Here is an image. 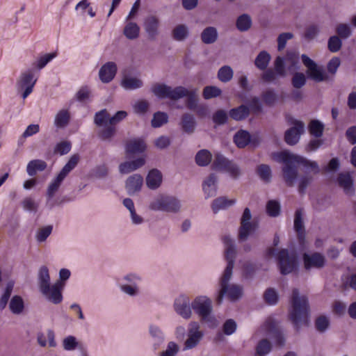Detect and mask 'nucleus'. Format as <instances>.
Here are the masks:
<instances>
[{
    "mask_svg": "<svg viewBox=\"0 0 356 356\" xmlns=\"http://www.w3.org/2000/svg\"><path fill=\"white\" fill-rule=\"evenodd\" d=\"M70 120V112L66 109H61L55 115L54 123L58 129H64L69 124Z\"/></svg>",
    "mask_w": 356,
    "mask_h": 356,
    "instance_id": "nucleus-31",
    "label": "nucleus"
},
{
    "mask_svg": "<svg viewBox=\"0 0 356 356\" xmlns=\"http://www.w3.org/2000/svg\"><path fill=\"white\" fill-rule=\"evenodd\" d=\"M222 242L225 247V258L227 264L219 279V289L215 298V301L218 305L222 303L225 296H227L232 301H235L240 298L243 294L242 286L229 284L232 277L236 256L235 242L229 235L222 237Z\"/></svg>",
    "mask_w": 356,
    "mask_h": 356,
    "instance_id": "nucleus-1",
    "label": "nucleus"
},
{
    "mask_svg": "<svg viewBox=\"0 0 356 356\" xmlns=\"http://www.w3.org/2000/svg\"><path fill=\"white\" fill-rule=\"evenodd\" d=\"M221 93V89L217 86H208L204 88L202 91V96L205 99H210L211 98L219 97Z\"/></svg>",
    "mask_w": 356,
    "mask_h": 356,
    "instance_id": "nucleus-48",
    "label": "nucleus"
},
{
    "mask_svg": "<svg viewBox=\"0 0 356 356\" xmlns=\"http://www.w3.org/2000/svg\"><path fill=\"white\" fill-rule=\"evenodd\" d=\"M120 86L126 90H134L142 88L143 82L137 77L124 75Z\"/></svg>",
    "mask_w": 356,
    "mask_h": 356,
    "instance_id": "nucleus-26",
    "label": "nucleus"
},
{
    "mask_svg": "<svg viewBox=\"0 0 356 356\" xmlns=\"http://www.w3.org/2000/svg\"><path fill=\"white\" fill-rule=\"evenodd\" d=\"M291 122L294 124V127L285 132L284 140L288 145H293L298 142L300 135L304 131V124L299 120H293Z\"/></svg>",
    "mask_w": 356,
    "mask_h": 356,
    "instance_id": "nucleus-15",
    "label": "nucleus"
},
{
    "mask_svg": "<svg viewBox=\"0 0 356 356\" xmlns=\"http://www.w3.org/2000/svg\"><path fill=\"white\" fill-rule=\"evenodd\" d=\"M263 102L268 106H273L279 99V96L273 89H268L261 95Z\"/></svg>",
    "mask_w": 356,
    "mask_h": 356,
    "instance_id": "nucleus-39",
    "label": "nucleus"
},
{
    "mask_svg": "<svg viewBox=\"0 0 356 356\" xmlns=\"http://www.w3.org/2000/svg\"><path fill=\"white\" fill-rule=\"evenodd\" d=\"M336 32L338 37L346 39L350 36L351 30L350 26L346 24H339L336 27Z\"/></svg>",
    "mask_w": 356,
    "mask_h": 356,
    "instance_id": "nucleus-63",
    "label": "nucleus"
},
{
    "mask_svg": "<svg viewBox=\"0 0 356 356\" xmlns=\"http://www.w3.org/2000/svg\"><path fill=\"white\" fill-rule=\"evenodd\" d=\"M228 118V114L225 110L219 109L213 114L212 120L216 125L220 126L225 124Z\"/></svg>",
    "mask_w": 356,
    "mask_h": 356,
    "instance_id": "nucleus-52",
    "label": "nucleus"
},
{
    "mask_svg": "<svg viewBox=\"0 0 356 356\" xmlns=\"http://www.w3.org/2000/svg\"><path fill=\"white\" fill-rule=\"evenodd\" d=\"M213 168L215 170H227L231 172L234 177H236L239 175L238 168L220 154L216 155Z\"/></svg>",
    "mask_w": 356,
    "mask_h": 356,
    "instance_id": "nucleus-17",
    "label": "nucleus"
},
{
    "mask_svg": "<svg viewBox=\"0 0 356 356\" xmlns=\"http://www.w3.org/2000/svg\"><path fill=\"white\" fill-rule=\"evenodd\" d=\"M175 312L182 318L190 319L193 314V308L190 298L185 294L179 295L175 299L173 303Z\"/></svg>",
    "mask_w": 356,
    "mask_h": 356,
    "instance_id": "nucleus-12",
    "label": "nucleus"
},
{
    "mask_svg": "<svg viewBox=\"0 0 356 356\" xmlns=\"http://www.w3.org/2000/svg\"><path fill=\"white\" fill-rule=\"evenodd\" d=\"M149 208L153 211L177 213L181 211V202L175 196L159 195L150 202Z\"/></svg>",
    "mask_w": 356,
    "mask_h": 356,
    "instance_id": "nucleus-6",
    "label": "nucleus"
},
{
    "mask_svg": "<svg viewBox=\"0 0 356 356\" xmlns=\"http://www.w3.org/2000/svg\"><path fill=\"white\" fill-rule=\"evenodd\" d=\"M149 332L153 340V347L156 350L165 341V334L162 330L156 325H150Z\"/></svg>",
    "mask_w": 356,
    "mask_h": 356,
    "instance_id": "nucleus-25",
    "label": "nucleus"
},
{
    "mask_svg": "<svg viewBox=\"0 0 356 356\" xmlns=\"http://www.w3.org/2000/svg\"><path fill=\"white\" fill-rule=\"evenodd\" d=\"M233 75L234 72L232 67L229 65H224L221 67L218 72V78L223 83L229 81L232 79Z\"/></svg>",
    "mask_w": 356,
    "mask_h": 356,
    "instance_id": "nucleus-46",
    "label": "nucleus"
},
{
    "mask_svg": "<svg viewBox=\"0 0 356 356\" xmlns=\"http://www.w3.org/2000/svg\"><path fill=\"white\" fill-rule=\"evenodd\" d=\"M145 159L143 158H138L132 161H126L122 163L119 166V171L121 174H128L134 171L145 164Z\"/></svg>",
    "mask_w": 356,
    "mask_h": 356,
    "instance_id": "nucleus-28",
    "label": "nucleus"
},
{
    "mask_svg": "<svg viewBox=\"0 0 356 356\" xmlns=\"http://www.w3.org/2000/svg\"><path fill=\"white\" fill-rule=\"evenodd\" d=\"M194 312L200 317L201 321L209 328H216L219 323L213 313V301L207 296L200 295L191 301Z\"/></svg>",
    "mask_w": 356,
    "mask_h": 356,
    "instance_id": "nucleus-5",
    "label": "nucleus"
},
{
    "mask_svg": "<svg viewBox=\"0 0 356 356\" xmlns=\"http://www.w3.org/2000/svg\"><path fill=\"white\" fill-rule=\"evenodd\" d=\"M235 200H229L226 197L216 198L211 203V209L214 213H218L220 210H225L235 204Z\"/></svg>",
    "mask_w": 356,
    "mask_h": 356,
    "instance_id": "nucleus-29",
    "label": "nucleus"
},
{
    "mask_svg": "<svg viewBox=\"0 0 356 356\" xmlns=\"http://www.w3.org/2000/svg\"><path fill=\"white\" fill-rule=\"evenodd\" d=\"M143 183V178L140 175L134 174L126 181V189L128 194L134 195L140 191Z\"/></svg>",
    "mask_w": 356,
    "mask_h": 356,
    "instance_id": "nucleus-20",
    "label": "nucleus"
},
{
    "mask_svg": "<svg viewBox=\"0 0 356 356\" xmlns=\"http://www.w3.org/2000/svg\"><path fill=\"white\" fill-rule=\"evenodd\" d=\"M200 38L202 43L205 44H211L215 43L218 38V30L214 26H207L203 29L200 34Z\"/></svg>",
    "mask_w": 356,
    "mask_h": 356,
    "instance_id": "nucleus-27",
    "label": "nucleus"
},
{
    "mask_svg": "<svg viewBox=\"0 0 356 356\" xmlns=\"http://www.w3.org/2000/svg\"><path fill=\"white\" fill-rule=\"evenodd\" d=\"M79 161V156L78 154L72 155L58 175L49 184L46 193V207L49 209H52L54 207L58 206L62 203V201L54 198L55 194L58 191L67 175L76 166Z\"/></svg>",
    "mask_w": 356,
    "mask_h": 356,
    "instance_id": "nucleus-4",
    "label": "nucleus"
},
{
    "mask_svg": "<svg viewBox=\"0 0 356 356\" xmlns=\"http://www.w3.org/2000/svg\"><path fill=\"white\" fill-rule=\"evenodd\" d=\"M118 70L117 65L112 61L104 64L99 71V77L102 83H108L115 77Z\"/></svg>",
    "mask_w": 356,
    "mask_h": 356,
    "instance_id": "nucleus-18",
    "label": "nucleus"
},
{
    "mask_svg": "<svg viewBox=\"0 0 356 356\" xmlns=\"http://www.w3.org/2000/svg\"><path fill=\"white\" fill-rule=\"evenodd\" d=\"M38 80L34 70L28 69L22 72L16 80L15 88L17 94L25 99L33 90Z\"/></svg>",
    "mask_w": 356,
    "mask_h": 356,
    "instance_id": "nucleus-7",
    "label": "nucleus"
},
{
    "mask_svg": "<svg viewBox=\"0 0 356 356\" xmlns=\"http://www.w3.org/2000/svg\"><path fill=\"white\" fill-rule=\"evenodd\" d=\"M292 309L289 312V318L296 331L301 325H307L309 317V306L306 296H300L299 290L293 289L291 296Z\"/></svg>",
    "mask_w": 356,
    "mask_h": 356,
    "instance_id": "nucleus-3",
    "label": "nucleus"
},
{
    "mask_svg": "<svg viewBox=\"0 0 356 356\" xmlns=\"http://www.w3.org/2000/svg\"><path fill=\"white\" fill-rule=\"evenodd\" d=\"M236 329L237 323L232 318L226 320L222 326V331L227 336L233 334L236 332Z\"/></svg>",
    "mask_w": 356,
    "mask_h": 356,
    "instance_id": "nucleus-54",
    "label": "nucleus"
},
{
    "mask_svg": "<svg viewBox=\"0 0 356 356\" xmlns=\"http://www.w3.org/2000/svg\"><path fill=\"white\" fill-rule=\"evenodd\" d=\"M309 76L315 81L320 82L327 79V75L323 70L318 68L316 65L308 70Z\"/></svg>",
    "mask_w": 356,
    "mask_h": 356,
    "instance_id": "nucleus-49",
    "label": "nucleus"
},
{
    "mask_svg": "<svg viewBox=\"0 0 356 356\" xmlns=\"http://www.w3.org/2000/svg\"><path fill=\"white\" fill-rule=\"evenodd\" d=\"M320 32V29L316 24H311L305 29V38L308 40L314 39Z\"/></svg>",
    "mask_w": 356,
    "mask_h": 356,
    "instance_id": "nucleus-64",
    "label": "nucleus"
},
{
    "mask_svg": "<svg viewBox=\"0 0 356 356\" xmlns=\"http://www.w3.org/2000/svg\"><path fill=\"white\" fill-rule=\"evenodd\" d=\"M304 267L306 270H310L312 268H321L325 264V257L319 252H314L311 254L305 253L302 255Z\"/></svg>",
    "mask_w": 356,
    "mask_h": 356,
    "instance_id": "nucleus-16",
    "label": "nucleus"
},
{
    "mask_svg": "<svg viewBox=\"0 0 356 356\" xmlns=\"http://www.w3.org/2000/svg\"><path fill=\"white\" fill-rule=\"evenodd\" d=\"M142 280V277L139 274L128 273L121 279L119 288L122 293L130 297L138 296L140 294L139 284Z\"/></svg>",
    "mask_w": 356,
    "mask_h": 356,
    "instance_id": "nucleus-10",
    "label": "nucleus"
},
{
    "mask_svg": "<svg viewBox=\"0 0 356 356\" xmlns=\"http://www.w3.org/2000/svg\"><path fill=\"white\" fill-rule=\"evenodd\" d=\"M104 127L99 131V136L103 140H110L115 133V128L111 124Z\"/></svg>",
    "mask_w": 356,
    "mask_h": 356,
    "instance_id": "nucleus-58",
    "label": "nucleus"
},
{
    "mask_svg": "<svg viewBox=\"0 0 356 356\" xmlns=\"http://www.w3.org/2000/svg\"><path fill=\"white\" fill-rule=\"evenodd\" d=\"M270 60V54L266 51H262L256 57L254 64L259 70H264L267 68Z\"/></svg>",
    "mask_w": 356,
    "mask_h": 356,
    "instance_id": "nucleus-40",
    "label": "nucleus"
},
{
    "mask_svg": "<svg viewBox=\"0 0 356 356\" xmlns=\"http://www.w3.org/2000/svg\"><path fill=\"white\" fill-rule=\"evenodd\" d=\"M56 56V52L45 54L40 56L37 59V60L34 63V65L38 70H40L43 69L49 62H51Z\"/></svg>",
    "mask_w": 356,
    "mask_h": 356,
    "instance_id": "nucleus-43",
    "label": "nucleus"
},
{
    "mask_svg": "<svg viewBox=\"0 0 356 356\" xmlns=\"http://www.w3.org/2000/svg\"><path fill=\"white\" fill-rule=\"evenodd\" d=\"M251 218L250 210L246 207V239L255 234L259 228V220L255 218L251 220Z\"/></svg>",
    "mask_w": 356,
    "mask_h": 356,
    "instance_id": "nucleus-35",
    "label": "nucleus"
},
{
    "mask_svg": "<svg viewBox=\"0 0 356 356\" xmlns=\"http://www.w3.org/2000/svg\"><path fill=\"white\" fill-rule=\"evenodd\" d=\"M146 149L145 142L141 139L130 140L126 145V152L127 154H139L143 152Z\"/></svg>",
    "mask_w": 356,
    "mask_h": 356,
    "instance_id": "nucleus-30",
    "label": "nucleus"
},
{
    "mask_svg": "<svg viewBox=\"0 0 356 356\" xmlns=\"http://www.w3.org/2000/svg\"><path fill=\"white\" fill-rule=\"evenodd\" d=\"M110 115L106 109H102L95 115L94 122L97 127L106 126L109 123Z\"/></svg>",
    "mask_w": 356,
    "mask_h": 356,
    "instance_id": "nucleus-45",
    "label": "nucleus"
},
{
    "mask_svg": "<svg viewBox=\"0 0 356 356\" xmlns=\"http://www.w3.org/2000/svg\"><path fill=\"white\" fill-rule=\"evenodd\" d=\"M168 116L165 113L158 111L153 115L152 120V126L154 128H158L167 123Z\"/></svg>",
    "mask_w": 356,
    "mask_h": 356,
    "instance_id": "nucleus-51",
    "label": "nucleus"
},
{
    "mask_svg": "<svg viewBox=\"0 0 356 356\" xmlns=\"http://www.w3.org/2000/svg\"><path fill=\"white\" fill-rule=\"evenodd\" d=\"M189 35V29L186 24H178L172 31L173 39L178 42L184 41Z\"/></svg>",
    "mask_w": 356,
    "mask_h": 356,
    "instance_id": "nucleus-33",
    "label": "nucleus"
},
{
    "mask_svg": "<svg viewBox=\"0 0 356 356\" xmlns=\"http://www.w3.org/2000/svg\"><path fill=\"white\" fill-rule=\"evenodd\" d=\"M47 168L45 161L40 159L31 161L26 166V172L29 176H34L38 172L43 171Z\"/></svg>",
    "mask_w": 356,
    "mask_h": 356,
    "instance_id": "nucleus-34",
    "label": "nucleus"
},
{
    "mask_svg": "<svg viewBox=\"0 0 356 356\" xmlns=\"http://www.w3.org/2000/svg\"><path fill=\"white\" fill-rule=\"evenodd\" d=\"M186 97H187L186 103L187 108L193 111V110L199 105L196 90H188V93Z\"/></svg>",
    "mask_w": 356,
    "mask_h": 356,
    "instance_id": "nucleus-56",
    "label": "nucleus"
},
{
    "mask_svg": "<svg viewBox=\"0 0 356 356\" xmlns=\"http://www.w3.org/2000/svg\"><path fill=\"white\" fill-rule=\"evenodd\" d=\"M9 309L14 314H22L24 309V302L22 298L17 295L13 296L9 303Z\"/></svg>",
    "mask_w": 356,
    "mask_h": 356,
    "instance_id": "nucleus-37",
    "label": "nucleus"
},
{
    "mask_svg": "<svg viewBox=\"0 0 356 356\" xmlns=\"http://www.w3.org/2000/svg\"><path fill=\"white\" fill-rule=\"evenodd\" d=\"M159 20L154 15L146 17L144 22V29L151 40H154L159 34Z\"/></svg>",
    "mask_w": 356,
    "mask_h": 356,
    "instance_id": "nucleus-19",
    "label": "nucleus"
},
{
    "mask_svg": "<svg viewBox=\"0 0 356 356\" xmlns=\"http://www.w3.org/2000/svg\"><path fill=\"white\" fill-rule=\"evenodd\" d=\"M229 116L235 120H241L245 118V104H242L237 108L230 110Z\"/></svg>",
    "mask_w": 356,
    "mask_h": 356,
    "instance_id": "nucleus-59",
    "label": "nucleus"
},
{
    "mask_svg": "<svg viewBox=\"0 0 356 356\" xmlns=\"http://www.w3.org/2000/svg\"><path fill=\"white\" fill-rule=\"evenodd\" d=\"M261 104L258 97H253L251 99H246V117L250 112L259 113L261 111Z\"/></svg>",
    "mask_w": 356,
    "mask_h": 356,
    "instance_id": "nucleus-42",
    "label": "nucleus"
},
{
    "mask_svg": "<svg viewBox=\"0 0 356 356\" xmlns=\"http://www.w3.org/2000/svg\"><path fill=\"white\" fill-rule=\"evenodd\" d=\"M123 34L129 40L137 39L140 34V27L136 22H128L124 28Z\"/></svg>",
    "mask_w": 356,
    "mask_h": 356,
    "instance_id": "nucleus-36",
    "label": "nucleus"
},
{
    "mask_svg": "<svg viewBox=\"0 0 356 356\" xmlns=\"http://www.w3.org/2000/svg\"><path fill=\"white\" fill-rule=\"evenodd\" d=\"M257 172L261 179L265 182H268L271 179V170L269 165L266 164L259 165L257 168Z\"/></svg>",
    "mask_w": 356,
    "mask_h": 356,
    "instance_id": "nucleus-53",
    "label": "nucleus"
},
{
    "mask_svg": "<svg viewBox=\"0 0 356 356\" xmlns=\"http://www.w3.org/2000/svg\"><path fill=\"white\" fill-rule=\"evenodd\" d=\"M341 45L342 42L337 35L331 36L328 40L327 47L331 52H337L340 50Z\"/></svg>",
    "mask_w": 356,
    "mask_h": 356,
    "instance_id": "nucleus-57",
    "label": "nucleus"
},
{
    "mask_svg": "<svg viewBox=\"0 0 356 356\" xmlns=\"http://www.w3.org/2000/svg\"><path fill=\"white\" fill-rule=\"evenodd\" d=\"M200 328V324L196 321L189 323L187 339L184 341L183 350H191L199 345L204 337V332Z\"/></svg>",
    "mask_w": 356,
    "mask_h": 356,
    "instance_id": "nucleus-11",
    "label": "nucleus"
},
{
    "mask_svg": "<svg viewBox=\"0 0 356 356\" xmlns=\"http://www.w3.org/2000/svg\"><path fill=\"white\" fill-rule=\"evenodd\" d=\"M277 266L283 275L290 274L298 269V262L295 254H290L287 249H282L277 254Z\"/></svg>",
    "mask_w": 356,
    "mask_h": 356,
    "instance_id": "nucleus-9",
    "label": "nucleus"
},
{
    "mask_svg": "<svg viewBox=\"0 0 356 356\" xmlns=\"http://www.w3.org/2000/svg\"><path fill=\"white\" fill-rule=\"evenodd\" d=\"M267 214L270 217H277L280 213V204L276 200H269L266 207Z\"/></svg>",
    "mask_w": 356,
    "mask_h": 356,
    "instance_id": "nucleus-50",
    "label": "nucleus"
},
{
    "mask_svg": "<svg viewBox=\"0 0 356 356\" xmlns=\"http://www.w3.org/2000/svg\"><path fill=\"white\" fill-rule=\"evenodd\" d=\"M337 181L339 186L343 189L346 194L352 195L355 193L353 181L349 172H341L339 174Z\"/></svg>",
    "mask_w": 356,
    "mask_h": 356,
    "instance_id": "nucleus-22",
    "label": "nucleus"
},
{
    "mask_svg": "<svg viewBox=\"0 0 356 356\" xmlns=\"http://www.w3.org/2000/svg\"><path fill=\"white\" fill-rule=\"evenodd\" d=\"M63 287V284L60 281H57L52 285L41 289L40 291L48 302L54 305H58L63 299L62 294Z\"/></svg>",
    "mask_w": 356,
    "mask_h": 356,
    "instance_id": "nucleus-13",
    "label": "nucleus"
},
{
    "mask_svg": "<svg viewBox=\"0 0 356 356\" xmlns=\"http://www.w3.org/2000/svg\"><path fill=\"white\" fill-rule=\"evenodd\" d=\"M274 71L276 72L278 76H284L286 75L284 58L281 56H277L274 63Z\"/></svg>",
    "mask_w": 356,
    "mask_h": 356,
    "instance_id": "nucleus-60",
    "label": "nucleus"
},
{
    "mask_svg": "<svg viewBox=\"0 0 356 356\" xmlns=\"http://www.w3.org/2000/svg\"><path fill=\"white\" fill-rule=\"evenodd\" d=\"M180 125L184 132L188 134L194 133L197 123L193 115L188 113L183 114L181 118Z\"/></svg>",
    "mask_w": 356,
    "mask_h": 356,
    "instance_id": "nucleus-23",
    "label": "nucleus"
},
{
    "mask_svg": "<svg viewBox=\"0 0 356 356\" xmlns=\"http://www.w3.org/2000/svg\"><path fill=\"white\" fill-rule=\"evenodd\" d=\"M179 351V346L174 341L168 343L166 350L160 353V356H176Z\"/></svg>",
    "mask_w": 356,
    "mask_h": 356,
    "instance_id": "nucleus-61",
    "label": "nucleus"
},
{
    "mask_svg": "<svg viewBox=\"0 0 356 356\" xmlns=\"http://www.w3.org/2000/svg\"><path fill=\"white\" fill-rule=\"evenodd\" d=\"M273 159L278 162L284 164L282 168L283 178L288 186H292L298 176V171L294 163L300 164L306 168L311 169L315 174L320 172L317 162L309 161L306 158L291 154L288 152H274L272 154Z\"/></svg>",
    "mask_w": 356,
    "mask_h": 356,
    "instance_id": "nucleus-2",
    "label": "nucleus"
},
{
    "mask_svg": "<svg viewBox=\"0 0 356 356\" xmlns=\"http://www.w3.org/2000/svg\"><path fill=\"white\" fill-rule=\"evenodd\" d=\"M162 182V174L157 169L151 170L146 177V184L151 190L158 188Z\"/></svg>",
    "mask_w": 356,
    "mask_h": 356,
    "instance_id": "nucleus-24",
    "label": "nucleus"
},
{
    "mask_svg": "<svg viewBox=\"0 0 356 356\" xmlns=\"http://www.w3.org/2000/svg\"><path fill=\"white\" fill-rule=\"evenodd\" d=\"M308 129L311 135L319 138L323 135L324 125L320 121L313 120L309 122Z\"/></svg>",
    "mask_w": 356,
    "mask_h": 356,
    "instance_id": "nucleus-44",
    "label": "nucleus"
},
{
    "mask_svg": "<svg viewBox=\"0 0 356 356\" xmlns=\"http://www.w3.org/2000/svg\"><path fill=\"white\" fill-rule=\"evenodd\" d=\"M264 330L271 334L272 339L278 346H283L285 343V338L282 332L277 327V322L272 318L268 317L264 323Z\"/></svg>",
    "mask_w": 356,
    "mask_h": 356,
    "instance_id": "nucleus-14",
    "label": "nucleus"
},
{
    "mask_svg": "<svg viewBox=\"0 0 356 356\" xmlns=\"http://www.w3.org/2000/svg\"><path fill=\"white\" fill-rule=\"evenodd\" d=\"M212 159L211 153L207 149H201L195 155V162L199 166L208 165Z\"/></svg>",
    "mask_w": 356,
    "mask_h": 356,
    "instance_id": "nucleus-38",
    "label": "nucleus"
},
{
    "mask_svg": "<svg viewBox=\"0 0 356 356\" xmlns=\"http://www.w3.org/2000/svg\"><path fill=\"white\" fill-rule=\"evenodd\" d=\"M38 284L40 291L51 285L49 269L46 266H41L38 270Z\"/></svg>",
    "mask_w": 356,
    "mask_h": 356,
    "instance_id": "nucleus-32",
    "label": "nucleus"
},
{
    "mask_svg": "<svg viewBox=\"0 0 356 356\" xmlns=\"http://www.w3.org/2000/svg\"><path fill=\"white\" fill-rule=\"evenodd\" d=\"M264 299L265 302L270 305H275L278 300L277 293L274 289L268 288L264 292Z\"/></svg>",
    "mask_w": 356,
    "mask_h": 356,
    "instance_id": "nucleus-55",
    "label": "nucleus"
},
{
    "mask_svg": "<svg viewBox=\"0 0 356 356\" xmlns=\"http://www.w3.org/2000/svg\"><path fill=\"white\" fill-rule=\"evenodd\" d=\"M217 177L211 174L203 182L202 188L206 198L213 197L217 193Z\"/></svg>",
    "mask_w": 356,
    "mask_h": 356,
    "instance_id": "nucleus-21",
    "label": "nucleus"
},
{
    "mask_svg": "<svg viewBox=\"0 0 356 356\" xmlns=\"http://www.w3.org/2000/svg\"><path fill=\"white\" fill-rule=\"evenodd\" d=\"M152 92L160 99H170L171 100H178L187 95L188 90L183 86H177L174 88L164 84L156 83L152 88Z\"/></svg>",
    "mask_w": 356,
    "mask_h": 356,
    "instance_id": "nucleus-8",
    "label": "nucleus"
},
{
    "mask_svg": "<svg viewBox=\"0 0 356 356\" xmlns=\"http://www.w3.org/2000/svg\"><path fill=\"white\" fill-rule=\"evenodd\" d=\"M52 231L53 225H51L39 228L35 235L36 241L39 243L46 241L47 238L51 235Z\"/></svg>",
    "mask_w": 356,
    "mask_h": 356,
    "instance_id": "nucleus-41",
    "label": "nucleus"
},
{
    "mask_svg": "<svg viewBox=\"0 0 356 356\" xmlns=\"http://www.w3.org/2000/svg\"><path fill=\"white\" fill-rule=\"evenodd\" d=\"M294 229L296 232L305 230L302 209H298L296 211L294 218Z\"/></svg>",
    "mask_w": 356,
    "mask_h": 356,
    "instance_id": "nucleus-62",
    "label": "nucleus"
},
{
    "mask_svg": "<svg viewBox=\"0 0 356 356\" xmlns=\"http://www.w3.org/2000/svg\"><path fill=\"white\" fill-rule=\"evenodd\" d=\"M271 348V343L268 339H262L256 347L254 356H266L270 351Z\"/></svg>",
    "mask_w": 356,
    "mask_h": 356,
    "instance_id": "nucleus-47",
    "label": "nucleus"
}]
</instances>
